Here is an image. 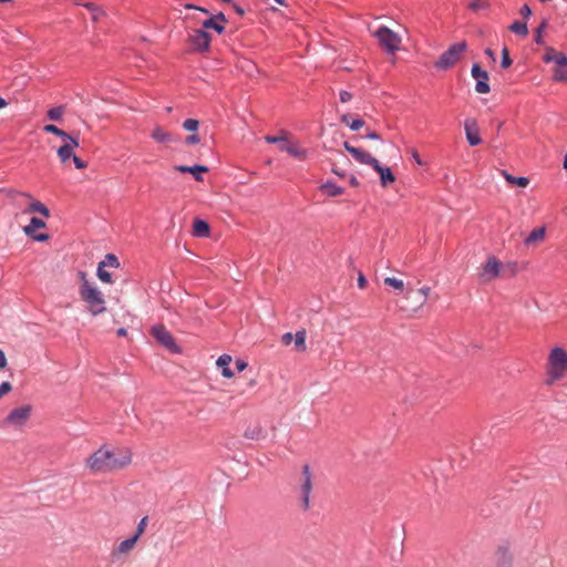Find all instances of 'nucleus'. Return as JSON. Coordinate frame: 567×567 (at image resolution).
I'll return each mask as SVG.
<instances>
[{
    "label": "nucleus",
    "mask_w": 567,
    "mask_h": 567,
    "mask_svg": "<svg viewBox=\"0 0 567 567\" xmlns=\"http://www.w3.org/2000/svg\"><path fill=\"white\" fill-rule=\"evenodd\" d=\"M131 461L132 454L128 450L110 451L101 446L87 457L86 464L94 473H107L124 468Z\"/></svg>",
    "instance_id": "f257e3e1"
},
{
    "label": "nucleus",
    "mask_w": 567,
    "mask_h": 567,
    "mask_svg": "<svg viewBox=\"0 0 567 567\" xmlns=\"http://www.w3.org/2000/svg\"><path fill=\"white\" fill-rule=\"evenodd\" d=\"M567 373V351L561 347H555L551 349L548 355V384H553L555 381L560 380Z\"/></svg>",
    "instance_id": "f03ea898"
},
{
    "label": "nucleus",
    "mask_w": 567,
    "mask_h": 567,
    "mask_svg": "<svg viewBox=\"0 0 567 567\" xmlns=\"http://www.w3.org/2000/svg\"><path fill=\"white\" fill-rule=\"evenodd\" d=\"M80 297L83 301L90 305V311L93 316L105 312V300L102 292L92 286L89 280H84L79 288Z\"/></svg>",
    "instance_id": "7ed1b4c3"
},
{
    "label": "nucleus",
    "mask_w": 567,
    "mask_h": 567,
    "mask_svg": "<svg viewBox=\"0 0 567 567\" xmlns=\"http://www.w3.org/2000/svg\"><path fill=\"white\" fill-rule=\"evenodd\" d=\"M467 50L466 41H460L451 44L439 59L434 62V68L439 71H447L453 68Z\"/></svg>",
    "instance_id": "20e7f679"
},
{
    "label": "nucleus",
    "mask_w": 567,
    "mask_h": 567,
    "mask_svg": "<svg viewBox=\"0 0 567 567\" xmlns=\"http://www.w3.org/2000/svg\"><path fill=\"white\" fill-rule=\"evenodd\" d=\"M152 337L171 353H182V347L177 344L173 334L166 329L164 324H155L151 329Z\"/></svg>",
    "instance_id": "39448f33"
},
{
    "label": "nucleus",
    "mask_w": 567,
    "mask_h": 567,
    "mask_svg": "<svg viewBox=\"0 0 567 567\" xmlns=\"http://www.w3.org/2000/svg\"><path fill=\"white\" fill-rule=\"evenodd\" d=\"M374 37L378 39L379 43L389 54H394L400 47L401 38L400 35L388 28L386 25H381L374 33Z\"/></svg>",
    "instance_id": "423d86ee"
},
{
    "label": "nucleus",
    "mask_w": 567,
    "mask_h": 567,
    "mask_svg": "<svg viewBox=\"0 0 567 567\" xmlns=\"http://www.w3.org/2000/svg\"><path fill=\"white\" fill-rule=\"evenodd\" d=\"M212 41V34L208 31H205L203 28L195 29L193 33L188 37V42L190 43L193 51L197 53L209 52Z\"/></svg>",
    "instance_id": "0eeeda50"
},
{
    "label": "nucleus",
    "mask_w": 567,
    "mask_h": 567,
    "mask_svg": "<svg viewBox=\"0 0 567 567\" xmlns=\"http://www.w3.org/2000/svg\"><path fill=\"white\" fill-rule=\"evenodd\" d=\"M32 412V406L30 404L21 405L19 408L13 409L10 413L4 417L2 423L4 425H12L14 427H20L25 424L29 420Z\"/></svg>",
    "instance_id": "6e6552de"
},
{
    "label": "nucleus",
    "mask_w": 567,
    "mask_h": 567,
    "mask_svg": "<svg viewBox=\"0 0 567 567\" xmlns=\"http://www.w3.org/2000/svg\"><path fill=\"white\" fill-rule=\"evenodd\" d=\"M471 75L475 80V91L480 94H487L491 92L489 74L484 70L480 63L475 62L471 68Z\"/></svg>",
    "instance_id": "1a4fd4ad"
},
{
    "label": "nucleus",
    "mask_w": 567,
    "mask_h": 567,
    "mask_svg": "<svg viewBox=\"0 0 567 567\" xmlns=\"http://www.w3.org/2000/svg\"><path fill=\"white\" fill-rule=\"evenodd\" d=\"M47 223L39 217H31L29 225L23 227V231L27 237L33 239L38 243H45L50 239V235L48 233H37L38 229L45 228Z\"/></svg>",
    "instance_id": "9d476101"
},
{
    "label": "nucleus",
    "mask_w": 567,
    "mask_h": 567,
    "mask_svg": "<svg viewBox=\"0 0 567 567\" xmlns=\"http://www.w3.org/2000/svg\"><path fill=\"white\" fill-rule=\"evenodd\" d=\"M302 477L303 482L301 484V507L307 511L309 508V496L312 489L310 466L308 464L302 466Z\"/></svg>",
    "instance_id": "9b49d317"
},
{
    "label": "nucleus",
    "mask_w": 567,
    "mask_h": 567,
    "mask_svg": "<svg viewBox=\"0 0 567 567\" xmlns=\"http://www.w3.org/2000/svg\"><path fill=\"white\" fill-rule=\"evenodd\" d=\"M466 141L471 146H477L482 143L480 127L475 118H466L464 122Z\"/></svg>",
    "instance_id": "f8f14e48"
},
{
    "label": "nucleus",
    "mask_w": 567,
    "mask_h": 567,
    "mask_svg": "<svg viewBox=\"0 0 567 567\" xmlns=\"http://www.w3.org/2000/svg\"><path fill=\"white\" fill-rule=\"evenodd\" d=\"M174 169L182 174H190L193 175L196 182L204 181V173L209 172V167L203 164H194V165H175Z\"/></svg>",
    "instance_id": "ddd939ff"
},
{
    "label": "nucleus",
    "mask_w": 567,
    "mask_h": 567,
    "mask_svg": "<svg viewBox=\"0 0 567 567\" xmlns=\"http://www.w3.org/2000/svg\"><path fill=\"white\" fill-rule=\"evenodd\" d=\"M372 168L374 172L379 174L380 184L382 187H388L389 185L395 182V175L392 172L391 167L383 166L379 161H377Z\"/></svg>",
    "instance_id": "4468645a"
},
{
    "label": "nucleus",
    "mask_w": 567,
    "mask_h": 567,
    "mask_svg": "<svg viewBox=\"0 0 567 567\" xmlns=\"http://www.w3.org/2000/svg\"><path fill=\"white\" fill-rule=\"evenodd\" d=\"M43 131L45 133L53 134V135L60 137L61 140H63L64 143L71 142V140H79V135H80L79 132H76V133H68V132H65L64 130L58 127L54 124H45L43 126Z\"/></svg>",
    "instance_id": "2eb2a0df"
},
{
    "label": "nucleus",
    "mask_w": 567,
    "mask_h": 567,
    "mask_svg": "<svg viewBox=\"0 0 567 567\" xmlns=\"http://www.w3.org/2000/svg\"><path fill=\"white\" fill-rule=\"evenodd\" d=\"M192 235L197 238H206L210 235V225L207 220L196 217L193 220Z\"/></svg>",
    "instance_id": "dca6fc26"
},
{
    "label": "nucleus",
    "mask_w": 567,
    "mask_h": 567,
    "mask_svg": "<svg viewBox=\"0 0 567 567\" xmlns=\"http://www.w3.org/2000/svg\"><path fill=\"white\" fill-rule=\"evenodd\" d=\"M79 140H71V142H66L58 148V156L61 163H66L69 159H72L74 156L73 150L79 147Z\"/></svg>",
    "instance_id": "f3484780"
},
{
    "label": "nucleus",
    "mask_w": 567,
    "mask_h": 567,
    "mask_svg": "<svg viewBox=\"0 0 567 567\" xmlns=\"http://www.w3.org/2000/svg\"><path fill=\"white\" fill-rule=\"evenodd\" d=\"M499 271H501L499 260L495 256L488 257L483 267V275L487 276L489 279H493V278L498 277Z\"/></svg>",
    "instance_id": "a211bd4d"
},
{
    "label": "nucleus",
    "mask_w": 567,
    "mask_h": 567,
    "mask_svg": "<svg viewBox=\"0 0 567 567\" xmlns=\"http://www.w3.org/2000/svg\"><path fill=\"white\" fill-rule=\"evenodd\" d=\"M350 155L360 164L373 166L374 163L378 161L375 157H373L370 153L365 152L364 150L360 147H355L354 150L350 151Z\"/></svg>",
    "instance_id": "6ab92c4d"
},
{
    "label": "nucleus",
    "mask_w": 567,
    "mask_h": 567,
    "mask_svg": "<svg viewBox=\"0 0 567 567\" xmlns=\"http://www.w3.org/2000/svg\"><path fill=\"white\" fill-rule=\"evenodd\" d=\"M319 190L328 197H337L344 194L346 189L332 181H327L319 186Z\"/></svg>",
    "instance_id": "aec40b11"
},
{
    "label": "nucleus",
    "mask_w": 567,
    "mask_h": 567,
    "mask_svg": "<svg viewBox=\"0 0 567 567\" xmlns=\"http://www.w3.org/2000/svg\"><path fill=\"white\" fill-rule=\"evenodd\" d=\"M513 557L507 546H499L496 551V567H512Z\"/></svg>",
    "instance_id": "412c9836"
},
{
    "label": "nucleus",
    "mask_w": 567,
    "mask_h": 567,
    "mask_svg": "<svg viewBox=\"0 0 567 567\" xmlns=\"http://www.w3.org/2000/svg\"><path fill=\"white\" fill-rule=\"evenodd\" d=\"M151 136L157 143H169V142H178L179 141L178 136H175L174 134L164 131L161 126H156L153 130Z\"/></svg>",
    "instance_id": "4be33fe9"
},
{
    "label": "nucleus",
    "mask_w": 567,
    "mask_h": 567,
    "mask_svg": "<svg viewBox=\"0 0 567 567\" xmlns=\"http://www.w3.org/2000/svg\"><path fill=\"white\" fill-rule=\"evenodd\" d=\"M231 357L229 354H221L216 361L218 369H220V373L224 378L230 379L234 377V371L229 368L231 363Z\"/></svg>",
    "instance_id": "5701e85b"
},
{
    "label": "nucleus",
    "mask_w": 567,
    "mask_h": 567,
    "mask_svg": "<svg viewBox=\"0 0 567 567\" xmlns=\"http://www.w3.org/2000/svg\"><path fill=\"white\" fill-rule=\"evenodd\" d=\"M24 213L29 214H40L44 218H49L51 216L50 209L40 200H32L29 206L24 209Z\"/></svg>",
    "instance_id": "b1692460"
},
{
    "label": "nucleus",
    "mask_w": 567,
    "mask_h": 567,
    "mask_svg": "<svg viewBox=\"0 0 567 567\" xmlns=\"http://www.w3.org/2000/svg\"><path fill=\"white\" fill-rule=\"evenodd\" d=\"M244 436L248 440L260 441L267 437V432L260 425L248 426L244 432Z\"/></svg>",
    "instance_id": "393cba45"
},
{
    "label": "nucleus",
    "mask_w": 567,
    "mask_h": 567,
    "mask_svg": "<svg viewBox=\"0 0 567 567\" xmlns=\"http://www.w3.org/2000/svg\"><path fill=\"white\" fill-rule=\"evenodd\" d=\"M430 290V287H422L420 289H409L406 291V298L415 299L416 301L420 302V305H423L427 298Z\"/></svg>",
    "instance_id": "a878e982"
},
{
    "label": "nucleus",
    "mask_w": 567,
    "mask_h": 567,
    "mask_svg": "<svg viewBox=\"0 0 567 567\" xmlns=\"http://www.w3.org/2000/svg\"><path fill=\"white\" fill-rule=\"evenodd\" d=\"M279 148H280V151L287 152L289 155H291L296 158H299V159L305 158L306 154H307V151L305 148H300L297 145L290 144L288 141H287V144L282 143L279 146Z\"/></svg>",
    "instance_id": "bb28decb"
},
{
    "label": "nucleus",
    "mask_w": 567,
    "mask_h": 567,
    "mask_svg": "<svg viewBox=\"0 0 567 567\" xmlns=\"http://www.w3.org/2000/svg\"><path fill=\"white\" fill-rule=\"evenodd\" d=\"M137 540L138 539L133 535L122 540L116 547V549L113 550V556H116L117 554L128 553L134 548Z\"/></svg>",
    "instance_id": "cd10ccee"
},
{
    "label": "nucleus",
    "mask_w": 567,
    "mask_h": 567,
    "mask_svg": "<svg viewBox=\"0 0 567 567\" xmlns=\"http://www.w3.org/2000/svg\"><path fill=\"white\" fill-rule=\"evenodd\" d=\"M548 25H549L548 19L543 18L540 23L534 30V41L536 44H538V45L545 44L543 34H544L545 30L548 28Z\"/></svg>",
    "instance_id": "c85d7f7f"
},
{
    "label": "nucleus",
    "mask_w": 567,
    "mask_h": 567,
    "mask_svg": "<svg viewBox=\"0 0 567 567\" xmlns=\"http://www.w3.org/2000/svg\"><path fill=\"white\" fill-rule=\"evenodd\" d=\"M202 28L205 30V31H208V30H213L215 31L217 34H223L225 33L226 31V27L223 25L221 23H217L213 18L208 17L207 19H205L203 22H202Z\"/></svg>",
    "instance_id": "c756f323"
},
{
    "label": "nucleus",
    "mask_w": 567,
    "mask_h": 567,
    "mask_svg": "<svg viewBox=\"0 0 567 567\" xmlns=\"http://www.w3.org/2000/svg\"><path fill=\"white\" fill-rule=\"evenodd\" d=\"M545 234H546V229L545 227H537V228H534L529 235L525 238L524 243L525 245H532L534 243H537L539 240H542L544 237H545Z\"/></svg>",
    "instance_id": "7c9ffc66"
},
{
    "label": "nucleus",
    "mask_w": 567,
    "mask_h": 567,
    "mask_svg": "<svg viewBox=\"0 0 567 567\" xmlns=\"http://www.w3.org/2000/svg\"><path fill=\"white\" fill-rule=\"evenodd\" d=\"M502 174L505 177V179L512 185L525 188L529 184L528 177H525V176L515 177V176L508 174L506 171H502Z\"/></svg>",
    "instance_id": "2f4dec72"
},
{
    "label": "nucleus",
    "mask_w": 567,
    "mask_h": 567,
    "mask_svg": "<svg viewBox=\"0 0 567 567\" xmlns=\"http://www.w3.org/2000/svg\"><path fill=\"white\" fill-rule=\"evenodd\" d=\"M508 29L520 37H527L528 35V27L526 21L515 20Z\"/></svg>",
    "instance_id": "473e14b6"
},
{
    "label": "nucleus",
    "mask_w": 567,
    "mask_h": 567,
    "mask_svg": "<svg viewBox=\"0 0 567 567\" xmlns=\"http://www.w3.org/2000/svg\"><path fill=\"white\" fill-rule=\"evenodd\" d=\"M306 338H307V332L305 329H301L296 332L293 340H295V348L297 351H305L307 349Z\"/></svg>",
    "instance_id": "72a5a7b5"
},
{
    "label": "nucleus",
    "mask_w": 567,
    "mask_h": 567,
    "mask_svg": "<svg viewBox=\"0 0 567 567\" xmlns=\"http://www.w3.org/2000/svg\"><path fill=\"white\" fill-rule=\"evenodd\" d=\"M97 266H102V268H118L120 267V260L116 257V255L109 252L105 255L104 259L99 262Z\"/></svg>",
    "instance_id": "f704fd0d"
},
{
    "label": "nucleus",
    "mask_w": 567,
    "mask_h": 567,
    "mask_svg": "<svg viewBox=\"0 0 567 567\" xmlns=\"http://www.w3.org/2000/svg\"><path fill=\"white\" fill-rule=\"evenodd\" d=\"M63 112H64V106L63 105L54 106V107H51L47 112V116L51 121L59 122V121H62Z\"/></svg>",
    "instance_id": "c9c22d12"
},
{
    "label": "nucleus",
    "mask_w": 567,
    "mask_h": 567,
    "mask_svg": "<svg viewBox=\"0 0 567 567\" xmlns=\"http://www.w3.org/2000/svg\"><path fill=\"white\" fill-rule=\"evenodd\" d=\"M96 276L103 284L114 282L112 274L107 271L105 268H102V266H97Z\"/></svg>",
    "instance_id": "e433bc0d"
},
{
    "label": "nucleus",
    "mask_w": 567,
    "mask_h": 567,
    "mask_svg": "<svg viewBox=\"0 0 567 567\" xmlns=\"http://www.w3.org/2000/svg\"><path fill=\"white\" fill-rule=\"evenodd\" d=\"M513 64V59L511 58L509 50L507 47H504L502 49V56H501V68L506 70Z\"/></svg>",
    "instance_id": "4c0bfd02"
},
{
    "label": "nucleus",
    "mask_w": 567,
    "mask_h": 567,
    "mask_svg": "<svg viewBox=\"0 0 567 567\" xmlns=\"http://www.w3.org/2000/svg\"><path fill=\"white\" fill-rule=\"evenodd\" d=\"M384 284L389 287H392L395 290L403 291L404 290V282L401 279H398L395 277H386L384 279Z\"/></svg>",
    "instance_id": "58836bf2"
},
{
    "label": "nucleus",
    "mask_w": 567,
    "mask_h": 567,
    "mask_svg": "<svg viewBox=\"0 0 567 567\" xmlns=\"http://www.w3.org/2000/svg\"><path fill=\"white\" fill-rule=\"evenodd\" d=\"M183 128L188 131V132H192V133H195L198 131V127H199V121L196 120V118H186L184 122H183Z\"/></svg>",
    "instance_id": "ea45409f"
},
{
    "label": "nucleus",
    "mask_w": 567,
    "mask_h": 567,
    "mask_svg": "<svg viewBox=\"0 0 567 567\" xmlns=\"http://www.w3.org/2000/svg\"><path fill=\"white\" fill-rule=\"evenodd\" d=\"M553 79L556 82H567V68L555 69Z\"/></svg>",
    "instance_id": "a19ab883"
},
{
    "label": "nucleus",
    "mask_w": 567,
    "mask_h": 567,
    "mask_svg": "<svg viewBox=\"0 0 567 567\" xmlns=\"http://www.w3.org/2000/svg\"><path fill=\"white\" fill-rule=\"evenodd\" d=\"M558 51H556L554 48L548 47L546 48V52L543 56V60L545 63L555 62L557 58Z\"/></svg>",
    "instance_id": "79ce46f5"
},
{
    "label": "nucleus",
    "mask_w": 567,
    "mask_h": 567,
    "mask_svg": "<svg viewBox=\"0 0 567 567\" xmlns=\"http://www.w3.org/2000/svg\"><path fill=\"white\" fill-rule=\"evenodd\" d=\"M147 520H148V517L145 516L143 517L140 523L137 524V527H136V530L135 533L133 534V536H135L137 539H140V537L142 536V534L145 532V528L147 526Z\"/></svg>",
    "instance_id": "37998d69"
},
{
    "label": "nucleus",
    "mask_w": 567,
    "mask_h": 567,
    "mask_svg": "<svg viewBox=\"0 0 567 567\" xmlns=\"http://www.w3.org/2000/svg\"><path fill=\"white\" fill-rule=\"evenodd\" d=\"M266 142L269 144H279V146L282 143L287 144V137L286 136H277V135H267L265 137Z\"/></svg>",
    "instance_id": "c03bdc74"
},
{
    "label": "nucleus",
    "mask_w": 567,
    "mask_h": 567,
    "mask_svg": "<svg viewBox=\"0 0 567 567\" xmlns=\"http://www.w3.org/2000/svg\"><path fill=\"white\" fill-rule=\"evenodd\" d=\"M364 124H365V123H364V121H363L362 118L357 117V118L351 120V122H350V123H348V126H349V128H350L351 131L357 132V131H359L361 127H363V126H364Z\"/></svg>",
    "instance_id": "a18cd8bd"
},
{
    "label": "nucleus",
    "mask_w": 567,
    "mask_h": 567,
    "mask_svg": "<svg viewBox=\"0 0 567 567\" xmlns=\"http://www.w3.org/2000/svg\"><path fill=\"white\" fill-rule=\"evenodd\" d=\"M555 63L556 69L567 68V55L563 52H558Z\"/></svg>",
    "instance_id": "49530a36"
},
{
    "label": "nucleus",
    "mask_w": 567,
    "mask_h": 567,
    "mask_svg": "<svg viewBox=\"0 0 567 567\" xmlns=\"http://www.w3.org/2000/svg\"><path fill=\"white\" fill-rule=\"evenodd\" d=\"M209 17L213 18L217 23H221L223 25H225V23L228 22L227 17L221 11H219L215 14H210Z\"/></svg>",
    "instance_id": "de8ad7c7"
},
{
    "label": "nucleus",
    "mask_w": 567,
    "mask_h": 567,
    "mask_svg": "<svg viewBox=\"0 0 567 567\" xmlns=\"http://www.w3.org/2000/svg\"><path fill=\"white\" fill-rule=\"evenodd\" d=\"M184 142L187 145H194V144H198L200 142V138H199V135L197 134V132H195V133H192L190 135L186 136Z\"/></svg>",
    "instance_id": "09e8293b"
},
{
    "label": "nucleus",
    "mask_w": 567,
    "mask_h": 567,
    "mask_svg": "<svg viewBox=\"0 0 567 567\" xmlns=\"http://www.w3.org/2000/svg\"><path fill=\"white\" fill-rule=\"evenodd\" d=\"M12 390V384L9 381H3L0 384V398L8 394Z\"/></svg>",
    "instance_id": "8fccbe9b"
},
{
    "label": "nucleus",
    "mask_w": 567,
    "mask_h": 567,
    "mask_svg": "<svg viewBox=\"0 0 567 567\" xmlns=\"http://www.w3.org/2000/svg\"><path fill=\"white\" fill-rule=\"evenodd\" d=\"M72 161H73V163H74V166H75L78 169H84V168H86V167H87V163H86L84 159H82V158H80L79 156H76L75 154H74V156L72 157Z\"/></svg>",
    "instance_id": "3c124183"
},
{
    "label": "nucleus",
    "mask_w": 567,
    "mask_h": 567,
    "mask_svg": "<svg viewBox=\"0 0 567 567\" xmlns=\"http://www.w3.org/2000/svg\"><path fill=\"white\" fill-rule=\"evenodd\" d=\"M519 13L526 20V19L530 18V16L533 14V11H532L530 7L527 3H525L522 6Z\"/></svg>",
    "instance_id": "603ef678"
},
{
    "label": "nucleus",
    "mask_w": 567,
    "mask_h": 567,
    "mask_svg": "<svg viewBox=\"0 0 567 567\" xmlns=\"http://www.w3.org/2000/svg\"><path fill=\"white\" fill-rule=\"evenodd\" d=\"M76 4L84 7L85 9H87L91 12L101 11V8L96 3H94V2H85V3H79L78 2Z\"/></svg>",
    "instance_id": "864d4df0"
},
{
    "label": "nucleus",
    "mask_w": 567,
    "mask_h": 567,
    "mask_svg": "<svg viewBox=\"0 0 567 567\" xmlns=\"http://www.w3.org/2000/svg\"><path fill=\"white\" fill-rule=\"evenodd\" d=\"M352 93L346 90H341L339 92V97L342 103H347L352 100Z\"/></svg>",
    "instance_id": "5fc2aeb1"
},
{
    "label": "nucleus",
    "mask_w": 567,
    "mask_h": 567,
    "mask_svg": "<svg viewBox=\"0 0 567 567\" xmlns=\"http://www.w3.org/2000/svg\"><path fill=\"white\" fill-rule=\"evenodd\" d=\"M248 367V362L243 359H237L235 361V368L238 372H243Z\"/></svg>",
    "instance_id": "6e6d98bb"
},
{
    "label": "nucleus",
    "mask_w": 567,
    "mask_h": 567,
    "mask_svg": "<svg viewBox=\"0 0 567 567\" xmlns=\"http://www.w3.org/2000/svg\"><path fill=\"white\" fill-rule=\"evenodd\" d=\"M368 140L381 141V135L377 131L368 130L364 136Z\"/></svg>",
    "instance_id": "4d7b16f0"
},
{
    "label": "nucleus",
    "mask_w": 567,
    "mask_h": 567,
    "mask_svg": "<svg viewBox=\"0 0 567 567\" xmlns=\"http://www.w3.org/2000/svg\"><path fill=\"white\" fill-rule=\"evenodd\" d=\"M368 281H367V278L364 277V275L362 272H359V276H358V287L363 289L365 288Z\"/></svg>",
    "instance_id": "13d9d810"
},
{
    "label": "nucleus",
    "mask_w": 567,
    "mask_h": 567,
    "mask_svg": "<svg viewBox=\"0 0 567 567\" xmlns=\"http://www.w3.org/2000/svg\"><path fill=\"white\" fill-rule=\"evenodd\" d=\"M282 342L288 346L291 343V341L293 340V336L291 332H286L282 338H281Z\"/></svg>",
    "instance_id": "bf43d9fd"
},
{
    "label": "nucleus",
    "mask_w": 567,
    "mask_h": 567,
    "mask_svg": "<svg viewBox=\"0 0 567 567\" xmlns=\"http://www.w3.org/2000/svg\"><path fill=\"white\" fill-rule=\"evenodd\" d=\"M468 8L473 11H477L478 9L482 8V2L481 0H473L470 4H468Z\"/></svg>",
    "instance_id": "052dcab7"
},
{
    "label": "nucleus",
    "mask_w": 567,
    "mask_h": 567,
    "mask_svg": "<svg viewBox=\"0 0 567 567\" xmlns=\"http://www.w3.org/2000/svg\"><path fill=\"white\" fill-rule=\"evenodd\" d=\"M231 6H233L234 11H235L238 16H240V17H244V16H245V13H246V12H245V9H244L243 7H240L239 4H237V3H235V2H234Z\"/></svg>",
    "instance_id": "680f3d73"
},
{
    "label": "nucleus",
    "mask_w": 567,
    "mask_h": 567,
    "mask_svg": "<svg viewBox=\"0 0 567 567\" xmlns=\"http://www.w3.org/2000/svg\"><path fill=\"white\" fill-rule=\"evenodd\" d=\"M484 53L493 61L496 62V54L491 48H486Z\"/></svg>",
    "instance_id": "e2e57ef3"
},
{
    "label": "nucleus",
    "mask_w": 567,
    "mask_h": 567,
    "mask_svg": "<svg viewBox=\"0 0 567 567\" xmlns=\"http://www.w3.org/2000/svg\"><path fill=\"white\" fill-rule=\"evenodd\" d=\"M7 357L4 352L0 349V369H4L7 367Z\"/></svg>",
    "instance_id": "0e129e2a"
},
{
    "label": "nucleus",
    "mask_w": 567,
    "mask_h": 567,
    "mask_svg": "<svg viewBox=\"0 0 567 567\" xmlns=\"http://www.w3.org/2000/svg\"><path fill=\"white\" fill-rule=\"evenodd\" d=\"M349 184H350L351 186H353V187H357V186H359V185H360V182L358 181V178H357L354 175H352V176L349 178Z\"/></svg>",
    "instance_id": "69168bd1"
},
{
    "label": "nucleus",
    "mask_w": 567,
    "mask_h": 567,
    "mask_svg": "<svg viewBox=\"0 0 567 567\" xmlns=\"http://www.w3.org/2000/svg\"><path fill=\"white\" fill-rule=\"evenodd\" d=\"M184 8L187 9V10H196L198 9V4H195V3H192V2H186L184 3Z\"/></svg>",
    "instance_id": "338daca9"
},
{
    "label": "nucleus",
    "mask_w": 567,
    "mask_h": 567,
    "mask_svg": "<svg viewBox=\"0 0 567 567\" xmlns=\"http://www.w3.org/2000/svg\"><path fill=\"white\" fill-rule=\"evenodd\" d=\"M340 120H341V122H342L343 124L348 125V123H350V122H351V120H350V114H348V113H347V114H342V115H341V117H340Z\"/></svg>",
    "instance_id": "774afa93"
}]
</instances>
